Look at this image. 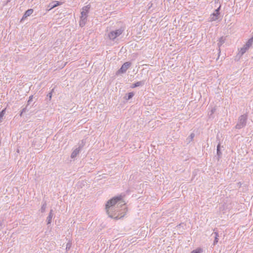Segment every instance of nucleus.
<instances>
[{
	"mask_svg": "<svg viewBox=\"0 0 253 253\" xmlns=\"http://www.w3.org/2000/svg\"><path fill=\"white\" fill-rule=\"evenodd\" d=\"M90 8V6L87 5L84 6L82 9L81 16L80 17V25L83 27L85 25L88 16V13Z\"/></svg>",
	"mask_w": 253,
	"mask_h": 253,
	"instance_id": "nucleus-2",
	"label": "nucleus"
},
{
	"mask_svg": "<svg viewBox=\"0 0 253 253\" xmlns=\"http://www.w3.org/2000/svg\"><path fill=\"white\" fill-rule=\"evenodd\" d=\"M134 95V93L133 92H129L128 93L127 98H126V99L129 100Z\"/></svg>",
	"mask_w": 253,
	"mask_h": 253,
	"instance_id": "nucleus-18",
	"label": "nucleus"
},
{
	"mask_svg": "<svg viewBox=\"0 0 253 253\" xmlns=\"http://www.w3.org/2000/svg\"><path fill=\"white\" fill-rule=\"evenodd\" d=\"M253 43V41H252V40L250 39L249 40V41L247 42L244 45L248 49H249V47L251 46V45Z\"/></svg>",
	"mask_w": 253,
	"mask_h": 253,
	"instance_id": "nucleus-14",
	"label": "nucleus"
},
{
	"mask_svg": "<svg viewBox=\"0 0 253 253\" xmlns=\"http://www.w3.org/2000/svg\"><path fill=\"white\" fill-rule=\"evenodd\" d=\"M214 234L215 235V239L214 241V244H216L218 242V233L217 232H214Z\"/></svg>",
	"mask_w": 253,
	"mask_h": 253,
	"instance_id": "nucleus-19",
	"label": "nucleus"
},
{
	"mask_svg": "<svg viewBox=\"0 0 253 253\" xmlns=\"http://www.w3.org/2000/svg\"><path fill=\"white\" fill-rule=\"evenodd\" d=\"M248 49L245 46V45L243 46V47H242L239 52V54L240 55V56H242L246 51L247 50H248Z\"/></svg>",
	"mask_w": 253,
	"mask_h": 253,
	"instance_id": "nucleus-11",
	"label": "nucleus"
},
{
	"mask_svg": "<svg viewBox=\"0 0 253 253\" xmlns=\"http://www.w3.org/2000/svg\"><path fill=\"white\" fill-rule=\"evenodd\" d=\"M220 5L210 15L209 21L210 22L220 21L221 20L219 10L220 9Z\"/></svg>",
	"mask_w": 253,
	"mask_h": 253,
	"instance_id": "nucleus-3",
	"label": "nucleus"
},
{
	"mask_svg": "<svg viewBox=\"0 0 253 253\" xmlns=\"http://www.w3.org/2000/svg\"><path fill=\"white\" fill-rule=\"evenodd\" d=\"M1 226V224H0V226Z\"/></svg>",
	"mask_w": 253,
	"mask_h": 253,
	"instance_id": "nucleus-27",
	"label": "nucleus"
},
{
	"mask_svg": "<svg viewBox=\"0 0 253 253\" xmlns=\"http://www.w3.org/2000/svg\"><path fill=\"white\" fill-rule=\"evenodd\" d=\"M25 109H23L22 110V111H21V113H20V116H22V114H23V112H25Z\"/></svg>",
	"mask_w": 253,
	"mask_h": 253,
	"instance_id": "nucleus-22",
	"label": "nucleus"
},
{
	"mask_svg": "<svg viewBox=\"0 0 253 253\" xmlns=\"http://www.w3.org/2000/svg\"><path fill=\"white\" fill-rule=\"evenodd\" d=\"M193 136H194V134H191V137H193Z\"/></svg>",
	"mask_w": 253,
	"mask_h": 253,
	"instance_id": "nucleus-24",
	"label": "nucleus"
},
{
	"mask_svg": "<svg viewBox=\"0 0 253 253\" xmlns=\"http://www.w3.org/2000/svg\"><path fill=\"white\" fill-rule=\"evenodd\" d=\"M59 5H60V2L59 1H52V2L48 4V7L49 9H48V10H50L51 9Z\"/></svg>",
	"mask_w": 253,
	"mask_h": 253,
	"instance_id": "nucleus-7",
	"label": "nucleus"
},
{
	"mask_svg": "<svg viewBox=\"0 0 253 253\" xmlns=\"http://www.w3.org/2000/svg\"><path fill=\"white\" fill-rule=\"evenodd\" d=\"M5 113V109L2 110L0 112V123L3 120V117Z\"/></svg>",
	"mask_w": 253,
	"mask_h": 253,
	"instance_id": "nucleus-13",
	"label": "nucleus"
},
{
	"mask_svg": "<svg viewBox=\"0 0 253 253\" xmlns=\"http://www.w3.org/2000/svg\"><path fill=\"white\" fill-rule=\"evenodd\" d=\"M46 208V203H44L42 205L41 209V212H44L45 211Z\"/></svg>",
	"mask_w": 253,
	"mask_h": 253,
	"instance_id": "nucleus-16",
	"label": "nucleus"
},
{
	"mask_svg": "<svg viewBox=\"0 0 253 253\" xmlns=\"http://www.w3.org/2000/svg\"><path fill=\"white\" fill-rule=\"evenodd\" d=\"M123 30L122 29H119L110 32L108 35L109 39L114 40L116 38L121 35L123 33Z\"/></svg>",
	"mask_w": 253,
	"mask_h": 253,
	"instance_id": "nucleus-5",
	"label": "nucleus"
},
{
	"mask_svg": "<svg viewBox=\"0 0 253 253\" xmlns=\"http://www.w3.org/2000/svg\"><path fill=\"white\" fill-rule=\"evenodd\" d=\"M251 39L253 41V36L251 38Z\"/></svg>",
	"mask_w": 253,
	"mask_h": 253,
	"instance_id": "nucleus-25",
	"label": "nucleus"
},
{
	"mask_svg": "<svg viewBox=\"0 0 253 253\" xmlns=\"http://www.w3.org/2000/svg\"><path fill=\"white\" fill-rule=\"evenodd\" d=\"M71 247V244L70 243H68L66 245V249H70Z\"/></svg>",
	"mask_w": 253,
	"mask_h": 253,
	"instance_id": "nucleus-21",
	"label": "nucleus"
},
{
	"mask_svg": "<svg viewBox=\"0 0 253 253\" xmlns=\"http://www.w3.org/2000/svg\"><path fill=\"white\" fill-rule=\"evenodd\" d=\"M131 65V63L129 62H125L121 67V68L117 71V74L125 73Z\"/></svg>",
	"mask_w": 253,
	"mask_h": 253,
	"instance_id": "nucleus-6",
	"label": "nucleus"
},
{
	"mask_svg": "<svg viewBox=\"0 0 253 253\" xmlns=\"http://www.w3.org/2000/svg\"><path fill=\"white\" fill-rule=\"evenodd\" d=\"M247 116L246 115L241 116L238 120V122L236 126V127L240 129L246 126Z\"/></svg>",
	"mask_w": 253,
	"mask_h": 253,
	"instance_id": "nucleus-4",
	"label": "nucleus"
},
{
	"mask_svg": "<svg viewBox=\"0 0 253 253\" xmlns=\"http://www.w3.org/2000/svg\"><path fill=\"white\" fill-rule=\"evenodd\" d=\"M33 12V10L32 9H28L27 10L24 15V17H27L28 16H29L30 15H31Z\"/></svg>",
	"mask_w": 253,
	"mask_h": 253,
	"instance_id": "nucleus-12",
	"label": "nucleus"
},
{
	"mask_svg": "<svg viewBox=\"0 0 253 253\" xmlns=\"http://www.w3.org/2000/svg\"><path fill=\"white\" fill-rule=\"evenodd\" d=\"M219 148H220V144H219L217 146V154L218 156H219L221 154V153L220 152Z\"/></svg>",
	"mask_w": 253,
	"mask_h": 253,
	"instance_id": "nucleus-20",
	"label": "nucleus"
},
{
	"mask_svg": "<svg viewBox=\"0 0 253 253\" xmlns=\"http://www.w3.org/2000/svg\"><path fill=\"white\" fill-rule=\"evenodd\" d=\"M48 95L49 98L50 99L51 98V96H52L51 92L49 93Z\"/></svg>",
	"mask_w": 253,
	"mask_h": 253,
	"instance_id": "nucleus-23",
	"label": "nucleus"
},
{
	"mask_svg": "<svg viewBox=\"0 0 253 253\" xmlns=\"http://www.w3.org/2000/svg\"><path fill=\"white\" fill-rule=\"evenodd\" d=\"M143 84H144L143 82H138L133 84L132 85V87L133 88V87H137L139 86H141V85H142Z\"/></svg>",
	"mask_w": 253,
	"mask_h": 253,
	"instance_id": "nucleus-15",
	"label": "nucleus"
},
{
	"mask_svg": "<svg viewBox=\"0 0 253 253\" xmlns=\"http://www.w3.org/2000/svg\"><path fill=\"white\" fill-rule=\"evenodd\" d=\"M225 41V38L223 37L220 38L218 40L217 45L219 47L218 50H219V53L220 52V47L224 43Z\"/></svg>",
	"mask_w": 253,
	"mask_h": 253,
	"instance_id": "nucleus-8",
	"label": "nucleus"
},
{
	"mask_svg": "<svg viewBox=\"0 0 253 253\" xmlns=\"http://www.w3.org/2000/svg\"><path fill=\"white\" fill-rule=\"evenodd\" d=\"M52 212H53L52 210H50L49 215H48V217H47V222L48 224H50L52 221V219L53 217Z\"/></svg>",
	"mask_w": 253,
	"mask_h": 253,
	"instance_id": "nucleus-10",
	"label": "nucleus"
},
{
	"mask_svg": "<svg viewBox=\"0 0 253 253\" xmlns=\"http://www.w3.org/2000/svg\"><path fill=\"white\" fill-rule=\"evenodd\" d=\"M10 0H7V1L8 2V1H9Z\"/></svg>",
	"mask_w": 253,
	"mask_h": 253,
	"instance_id": "nucleus-26",
	"label": "nucleus"
},
{
	"mask_svg": "<svg viewBox=\"0 0 253 253\" xmlns=\"http://www.w3.org/2000/svg\"><path fill=\"white\" fill-rule=\"evenodd\" d=\"M203 251L201 248H197L196 250L192 251L190 253H202Z\"/></svg>",
	"mask_w": 253,
	"mask_h": 253,
	"instance_id": "nucleus-17",
	"label": "nucleus"
},
{
	"mask_svg": "<svg viewBox=\"0 0 253 253\" xmlns=\"http://www.w3.org/2000/svg\"><path fill=\"white\" fill-rule=\"evenodd\" d=\"M105 210L111 218L119 219L124 216L126 208L122 196H116L109 200L106 203Z\"/></svg>",
	"mask_w": 253,
	"mask_h": 253,
	"instance_id": "nucleus-1",
	"label": "nucleus"
},
{
	"mask_svg": "<svg viewBox=\"0 0 253 253\" xmlns=\"http://www.w3.org/2000/svg\"><path fill=\"white\" fill-rule=\"evenodd\" d=\"M80 150H81V148L80 147L79 148H76L75 150H74L71 154V157L72 158H75L79 154V153L80 151Z\"/></svg>",
	"mask_w": 253,
	"mask_h": 253,
	"instance_id": "nucleus-9",
	"label": "nucleus"
}]
</instances>
